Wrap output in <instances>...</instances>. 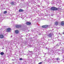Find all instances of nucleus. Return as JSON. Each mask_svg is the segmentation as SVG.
<instances>
[{
  "mask_svg": "<svg viewBox=\"0 0 64 64\" xmlns=\"http://www.w3.org/2000/svg\"><path fill=\"white\" fill-rule=\"evenodd\" d=\"M59 8H57L55 7H52L50 8V10H52V11H57L58 10Z\"/></svg>",
  "mask_w": 64,
  "mask_h": 64,
  "instance_id": "1",
  "label": "nucleus"
},
{
  "mask_svg": "<svg viewBox=\"0 0 64 64\" xmlns=\"http://www.w3.org/2000/svg\"><path fill=\"white\" fill-rule=\"evenodd\" d=\"M22 26H21V25H16V28H20V27H21Z\"/></svg>",
  "mask_w": 64,
  "mask_h": 64,
  "instance_id": "2",
  "label": "nucleus"
},
{
  "mask_svg": "<svg viewBox=\"0 0 64 64\" xmlns=\"http://www.w3.org/2000/svg\"><path fill=\"white\" fill-rule=\"evenodd\" d=\"M4 38V36L2 34H0V38L3 39Z\"/></svg>",
  "mask_w": 64,
  "mask_h": 64,
  "instance_id": "3",
  "label": "nucleus"
},
{
  "mask_svg": "<svg viewBox=\"0 0 64 64\" xmlns=\"http://www.w3.org/2000/svg\"><path fill=\"white\" fill-rule=\"evenodd\" d=\"M60 25L61 26H64V22L63 21H62L60 23Z\"/></svg>",
  "mask_w": 64,
  "mask_h": 64,
  "instance_id": "4",
  "label": "nucleus"
},
{
  "mask_svg": "<svg viewBox=\"0 0 64 64\" xmlns=\"http://www.w3.org/2000/svg\"><path fill=\"white\" fill-rule=\"evenodd\" d=\"M11 30V28H7L6 30V32H10Z\"/></svg>",
  "mask_w": 64,
  "mask_h": 64,
  "instance_id": "5",
  "label": "nucleus"
},
{
  "mask_svg": "<svg viewBox=\"0 0 64 64\" xmlns=\"http://www.w3.org/2000/svg\"><path fill=\"white\" fill-rule=\"evenodd\" d=\"M31 23L30 22H26V24L27 25H31Z\"/></svg>",
  "mask_w": 64,
  "mask_h": 64,
  "instance_id": "6",
  "label": "nucleus"
},
{
  "mask_svg": "<svg viewBox=\"0 0 64 64\" xmlns=\"http://www.w3.org/2000/svg\"><path fill=\"white\" fill-rule=\"evenodd\" d=\"M18 11L20 12H23L24 10L22 9H20Z\"/></svg>",
  "mask_w": 64,
  "mask_h": 64,
  "instance_id": "7",
  "label": "nucleus"
},
{
  "mask_svg": "<svg viewBox=\"0 0 64 64\" xmlns=\"http://www.w3.org/2000/svg\"><path fill=\"white\" fill-rule=\"evenodd\" d=\"M42 27L44 28H47V27H48V26H42Z\"/></svg>",
  "mask_w": 64,
  "mask_h": 64,
  "instance_id": "8",
  "label": "nucleus"
},
{
  "mask_svg": "<svg viewBox=\"0 0 64 64\" xmlns=\"http://www.w3.org/2000/svg\"><path fill=\"white\" fill-rule=\"evenodd\" d=\"M58 23H59V22H55V24L56 26H57L58 25Z\"/></svg>",
  "mask_w": 64,
  "mask_h": 64,
  "instance_id": "9",
  "label": "nucleus"
},
{
  "mask_svg": "<svg viewBox=\"0 0 64 64\" xmlns=\"http://www.w3.org/2000/svg\"><path fill=\"white\" fill-rule=\"evenodd\" d=\"M12 5H14V2H12L10 3Z\"/></svg>",
  "mask_w": 64,
  "mask_h": 64,
  "instance_id": "10",
  "label": "nucleus"
},
{
  "mask_svg": "<svg viewBox=\"0 0 64 64\" xmlns=\"http://www.w3.org/2000/svg\"><path fill=\"white\" fill-rule=\"evenodd\" d=\"M16 33L17 34L19 33V31L18 30H16L15 31Z\"/></svg>",
  "mask_w": 64,
  "mask_h": 64,
  "instance_id": "11",
  "label": "nucleus"
},
{
  "mask_svg": "<svg viewBox=\"0 0 64 64\" xmlns=\"http://www.w3.org/2000/svg\"><path fill=\"white\" fill-rule=\"evenodd\" d=\"M52 36V34H51V33L49 34L48 35V37H51Z\"/></svg>",
  "mask_w": 64,
  "mask_h": 64,
  "instance_id": "12",
  "label": "nucleus"
},
{
  "mask_svg": "<svg viewBox=\"0 0 64 64\" xmlns=\"http://www.w3.org/2000/svg\"><path fill=\"white\" fill-rule=\"evenodd\" d=\"M0 54L1 55H4V52H1L0 53Z\"/></svg>",
  "mask_w": 64,
  "mask_h": 64,
  "instance_id": "13",
  "label": "nucleus"
},
{
  "mask_svg": "<svg viewBox=\"0 0 64 64\" xmlns=\"http://www.w3.org/2000/svg\"><path fill=\"white\" fill-rule=\"evenodd\" d=\"M4 14H6V13H7V11H5L4 12Z\"/></svg>",
  "mask_w": 64,
  "mask_h": 64,
  "instance_id": "14",
  "label": "nucleus"
},
{
  "mask_svg": "<svg viewBox=\"0 0 64 64\" xmlns=\"http://www.w3.org/2000/svg\"><path fill=\"white\" fill-rule=\"evenodd\" d=\"M20 60L21 61L22 60H23V58H20Z\"/></svg>",
  "mask_w": 64,
  "mask_h": 64,
  "instance_id": "15",
  "label": "nucleus"
},
{
  "mask_svg": "<svg viewBox=\"0 0 64 64\" xmlns=\"http://www.w3.org/2000/svg\"><path fill=\"white\" fill-rule=\"evenodd\" d=\"M56 60H60V59H59V58H56Z\"/></svg>",
  "mask_w": 64,
  "mask_h": 64,
  "instance_id": "16",
  "label": "nucleus"
},
{
  "mask_svg": "<svg viewBox=\"0 0 64 64\" xmlns=\"http://www.w3.org/2000/svg\"><path fill=\"white\" fill-rule=\"evenodd\" d=\"M42 62H40L39 63H38V64H42Z\"/></svg>",
  "mask_w": 64,
  "mask_h": 64,
  "instance_id": "17",
  "label": "nucleus"
},
{
  "mask_svg": "<svg viewBox=\"0 0 64 64\" xmlns=\"http://www.w3.org/2000/svg\"><path fill=\"white\" fill-rule=\"evenodd\" d=\"M62 34H64V32H63V33H62Z\"/></svg>",
  "mask_w": 64,
  "mask_h": 64,
  "instance_id": "18",
  "label": "nucleus"
},
{
  "mask_svg": "<svg viewBox=\"0 0 64 64\" xmlns=\"http://www.w3.org/2000/svg\"><path fill=\"white\" fill-rule=\"evenodd\" d=\"M28 52H30V51H28Z\"/></svg>",
  "mask_w": 64,
  "mask_h": 64,
  "instance_id": "19",
  "label": "nucleus"
},
{
  "mask_svg": "<svg viewBox=\"0 0 64 64\" xmlns=\"http://www.w3.org/2000/svg\"><path fill=\"white\" fill-rule=\"evenodd\" d=\"M30 52H31V51H30Z\"/></svg>",
  "mask_w": 64,
  "mask_h": 64,
  "instance_id": "20",
  "label": "nucleus"
}]
</instances>
